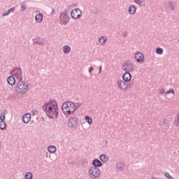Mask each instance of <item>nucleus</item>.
Segmentation results:
<instances>
[{
  "instance_id": "b1692460",
  "label": "nucleus",
  "mask_w": 179,
  "mask_h": 179,
  "mask_svg": "<svg viewBox=\"0 0 179 179\" xmlns=\"http://www.w3.org/2000/svg\"><path fill=\"white\" fill-rule=\"evenodd\" d=\"M106 41H107V38L106 36H101L99 38V43H101V45H104L106 44Z\"/></svg>"
},
{
  "instance_id": "bb28decb",
  "label": "nucleus",
  "mask_w": 179,
  "mask_h": 179,
  "mask_svg": "<svg viewBox=\"0 0 179 179\" xmlns=\"http://www.w3.org/2000/svg\"><path fill=\"white\" fill-rule=\"evenodd\" d=\"M134 3H136V5H138L140 8H142L143 6V0H134Z\"/></svg>"
},
{
  "instance_id": "423d86ee",
  "label": "nucleus",
  "mask_w": 179,
  "mask_h": 179,
  "mask_svg": "<svg viewBox=\"0 0 179 179\" xmlns=\"http://www.w3.org/2000/svg\"><path fill=\"white\" fill-rule=\"evenodd\" d=\"M100 173V169L92 166L88 171V176L92 179L99 178Z\"/></svg>"
},
{
  "instance_id": "20e7f679",
  "label": "nucleus",
  "mask_w": 179,
  "mask_h": 179,
  "mask_svg": "<svg viewBox=\"0 0 179 179\" xmlns=\"http://www.w3.org/2000/svg\"><path fill=\"white\" fill-rule=\"evenodd\" d=\"M27 89H29V84L24 83L22 80H20L15 87V90L18 93H26Z\"/></svg>"
},
{
  "instance_id": "0eeeda50",
  "label": "nucleus",
  "mask_w": 179,
  "mask_h": 179,
  "mask_svg": "<svg viewBox=\"0 0 179 179\" xmlns=\"http://www.w3.org/2000/svg\"><path fill=\"white\" fill-rule=\"evenodd\" d=\"M71 17L73 20H78L82 17V10L78 8H74L71 12Z\"/></svg>"
},
{
  "instance_id": "dca6fc26",
  "label": "nucleus",
  "mask_w": 179,
  "mask_h": 179,
  "mask_svg": "<svg viewBox=\"0 0 179 179\" xmlns=\"http://www.w3.org/2000/svg\"><path fill=\"white\" fill-rule=\"evenodd\" d=\"M34 44H38V45H43L44 44V41H43V38L40 37H36L33 38Z\"/></svg>"
},
{
  "instance_id": "a19ab883",
  "label": "nucleus",
  "mask_w": 179,
  "mask_h": 179,
  "mask_svg": "<svg viewBox=\"0 0 179 179\" xmlns=\"http://www.w3.org/2000/svg\"><path fill=\"white\" fill-rule=\"evenodd\" d=\"M55 13V8H52V9L51 15H52V14Z\"/></svg>"
},
{
  "instance_id": "4be33fe9",
  "label": "nucleus",
  "mask_w": 179,
  "mask_h": 179,
  "mask_svg": "<svg viewBox=\"0 0 179 179\" xmlns=\"http://www.w3.org/2000/svg\"><path fill=\"white\" fill-rule=\"evenodd\" d=\"M99 159L102 163H107V162H108V157L106 156V154L100 155Z\"/></svg>"
},
{
  "instance_id": "f8f14e48",
  "label": "nucleus",
  "mask_w": 179,
  "mask_h": 179,
  "mask_svg": "<svg viewBox=\"0 0 179 179\" xmlns=\"http://www.w3.org/2000/svg\"><path fill=\"white\" fill-rule=\"evenodd\" d=\"M166 10H174L176 9V1H169L165 3Z\"/></svg>"
},
{
  "instance_id": "c85d7f7f",
  "label": "nucleus",
  "mask_w": 179,
  "mask_h": 179,
  "mask_svg": "<svg viewBox=\"0 0 179 179\" xmlns=\"http://www.w3.org/2000/svg\"><path fill=\"white\" fill-rule=\"evenodd\" d=\"M0 129H1V131L6 129V123L5 122L0 121Z\"/></svg>"
},
{
  "instance_id": "c756f323",
  "label": "nucleus",
  "mask_w": 179,
  "mask_h": 179,
  "mask_svg": "<svg viewBox=\"0 0 179 179\" xmlns=\"http://www.w3.org/2000/svg\"><path fill=\"white\" fill-rule=\"evenodd\" d=\"M24 178L25 179H33V174L31 172H27Z\"/></svg>"
},
{
  "instance_id": "6e6552de",
  "label": "nucleus",
  "mask_w": 179,
  "mask_h": 179,
  "mask_svg": "<svg viewBox=\"0 0 179 179\" xmlns=\"http://www.w3.org/2000/svg\"><path fill=\"white\" fill-rule=\"evenodd\" d=\"M10 74L12 75V76H15L17 79H20V80H23V79L22 78L23 76V72L22 71V69L20 68L19 67L14 68L11 71Z\"/></svg>"
},
{
  "instance_id": "4468645a",
  "label": "nucleus",
  "mask_w": 179,
  "mask_h": 179,
  "mask_svg": "<svg viewBox=\"0 0 179 179\" xmlns=\"http://www.w3.org/2000/svg\"><path fill=\"white\" fill-rule=\"evenodd\" d=\"M92 167L99 169V167H101L103 166V163L99 159H95L92 161Z\"/></svg>"
},
{
  "instance_id": "9d476101",
  "label": "nucleus",
  "mask_w": 179,
  "mask_h": 179,
  "mask_svg": "<svg viewBox=\"0 0 179 179\" xmlns=\"http://www.w3.org/2000/svg\"><path fill=\"white\" fill-rule=\"evenodd\" d=\"M117 86L121 90H127V89H128V85H127V82L122 80H117Z\"/></svg>"
},
{
  "instance_id": "393cba45",
  "label": "nucleus",
  "mask_w": 179,
  "mask_h": 179,
  "mask_svg": "<svg viewBox=\"0 0 179 179\" xmlns=\"http://www.w3.org/2000/svg\"><path fill=\"white\" fill-rule=\"evenodd\" d=\"M64 49V54H69L71 52V46L69 45H64L63 47Z\"/></svg>"
},
{
  "instance_id": "a211bd4d",
  "label": "nucleus",
  "mask_w": 179,
  "mask_h": 179,
  "mask_svg": "<svg viewBox=\"0 0 179 179\" xmlns=\"http://www.w3.org/2000/svg\"><path fill=\"white\" fill-rule=\"evenodd\" d=\"M162 127L164 129H169L170 128V120L168 119H164Z\"/></svg>"
},
{
  "instance_id": "72a5a7b5",
  "label": "nucleus",
  "mask_w": 179,
  "mask_h": 179,
  "mask_svg": "<svg viewBox=\"0 0 179 179\" xmlns=\"http://www.w3.org/2000/svg\"><path fill=\"white\" fill-rule=\"evenodd\" d=\"M170 93H172L173 94H176V92H174V90L171 89L169 91H167L166 93H165V95L166 94H170Z\"/></svg>"
},
{
  "instance_id": "7ed1b4c3",
  "label": "nucleus",
  "mask_w": 179,
  "mask_h": 179,
  "mask_svg": "<svg viewBox=\"0 0 179 179\" xmlns=\"http://www.w3.org/2000/svg\"><path fill=\"white\" fill-rule=\"evenodd\" d=\"M75 103L72 101H66L62 106V112L64 115H71L75 113Z\"/></svg>"
},
{
  "instance_id": "f704fd0d",
  "label": "nucleus",
  "mask_w": 179,
  "mask_h": 179,
  "mask_svg": "<svg viewBox=\"0 0 179 179\" xmlns=\"http://www.w3.org/2000/svg\"><path fill=\"white\" fill-rule=\"evenodd\" d=\"M26 4H24V3H23L22 4H21V7H20V9L21 10H26Z\"/></svg>"
},
{
  "instance_id": "aec40b11",
  "label": "nucleus",
  "mask_w": 179,
  "mask_h": 179,
  "mask_svg": "<svg viewBox=\"0 0 179 179\" xmlns=\"http://www.w3.org/2000/svg\"><path fill=\"white\" fill-rule=\"evenodd\" d=\"M116 169L117 171H123L125 169V165L124 163L120 162L117 164Z\"/></svg>"
},
{
  "instance_id": "6ab92c4d",
  "label": "nucleus",
  "mask_w": 179,
  "mask_h": 179,
  "mask_svg": "<svg viewBox=\"0 0 179 179\" xmlns=\"http://www.w3.org/2000/svg\"><path fill=\"white\" fill-rule=\"evenodd\" d=\"M43 16L42 13H38L35 16V20L37 23H41L43 22Z\"/></svg>"
},
{
  "instance_id": "a878e982",
  "label": "nucleus",
  "mask_w": 179,
  "mask_h": 179,
  "mask_svg": "<svg viewBox=\"0 0 179 179\" xmlns=\"http://www.w3.org/2000/svg\"><path fill=\"white\" fill-rule=\"evenodd\" d=\"M90 10L92 12V13H94V15H98L99 14V11L97 10V8H96L95 6H90Z\"/></svg>"
},
{
  "instance_id": "c03bdc74",
  "label": "nucleus",
  "mask_w": 179,
  "mask_h": 179,
  "mask_svg": "<svg viewBox=\"0 0 179 179\" xmlns=\"http://www.w3.org/2000/svg\"><path fill=\"white\" fill-rule=\"evenodd\" d=\"M178 43H179V40H178Z\"/></svg>"
},
{
  "instance_id": "f03ea898",
  "label": "nucleus",
  "mask_w": 179,
  "mask_h": 179,
  "mask_svg": "<svg viewBox=\"0 0 179 179\" xmlns=\"http://www.w3.org/2000/svg\"><path fill=\"white\" fill-rule=\"evenodd\" d=\"M70 8L71 6L68 7L59 14V24L62 26H66L69 23V20H71V17H69Z\"/></svg>"
},
{
  "instance_id": "37998d69",
  "label": "nucleus",
  "mask_w": 179,
  "mask_h": 179,
  "mask_svg": "<svg viewBox=\"0 0 179 179\" xmlns=\"http://www.w3.org/2000/svg\"><path fill=\"white\" fill-rule=\"evenodd\" d=\"M123 37H127V34H123Z\"/></svg>"
},
{
  "instance_id": "2f4dec72",
  "label": "nucleus",
  "mask_w": 179,
  "mask_h": 179,
  "mask_svg": "<svg viewBox=\"0 0 179 179\" xmlns=\"http://www.w3.org/2000/svg\"><path fill=\"white\" fill-rule=\"evenodd\" d=\"M82 106L81 103H74V111H76L77 110H79V108H80V107Z\"/></svg>"
},
{
  "instance_id": "e433bc0d",
  "label": "nucleus",
  "mask_w": 179,
  "mask_h": 179,
  "mask_svg": "<svg viewBox=\"0 0 179 179\" xmlns=\"http://www.w3.org/2000/svg\"><path fill=\"white\" fill-rule=\"evenodd\" d=\"M15 7H13V8H10V9L8 10V12H9L10 13H12V12H15Z\"/></svg>"
},
{
  "instance_id": "ea45409f",
  "label": "nucleus",
  "mask_w": 179,
  "mask_h": 179,
  "mask_svg": "<svg viewBox=\"0 0 179 179\" xmlns=\"http://www.w3.org/2000/svg\"><path fill=\"white\" fill-rule=\"evenodd\" d=\"M89 72L90 73H92V72H93V67H89Z\"/></svg>"
},
{
  "instance_id": "39448f33",
  "label": "nucleus",
  "mask_w": 179,
  "mask_h": 179,
  "mask_svg": "<svg viewBox=\"0 0 179 179\" xmlns=\"http://www.w3.org/2000/svg\"><path fill=\"white\" fill-rule=\"evenodd\" d=\"M122 69L124 72L131 73L135 71L134 64L131 63L129 60L124 62L122 65Z\"/></svg>"
},
{
  "instance_id": "1a4fd4ad",
  "label": "nucleus",
  "mask_w": 179,
  "mask_h": 179,
  "mask_svg": "<svg viewBox=\"0 0 179 179\" xmlns=\"http://www.w3.org/2000/svg\"><path fill=\"white\" fill-rule=\"evenodd\" d=\"M79 124V118L76 116H71L70 117L69 122H68V125L69 128L73 129L76 128V127Z\"/></svg>"
},
{
  "instance_id": "f3484780",
  "label": "nucleus",
  "mask_w": 179,
  "mask_h": 179,
  "mask_svg": "<svg viewBox=\"0 0 179 179\" xmlns=\"http://www.w3.org/2000/svg\"><path fill=\"white\" fill-rule=\"evenodd\" d=\"M14 76H10L7 78V82L10 86H13L16 83V79H15Z\"/></svg>"
},
{
  "instance_id": "c9c22d12",
  "label": "nucleus",
  "mask_w": 179,
  "mask_h": 179,
  "mask_svg": "<svg viewBox=\"0 0 179 179\" xmlns=\"http://www.w3.org/2000/svg\"><path fill=\"white\" fill-rule=\"evenodd\" d=\"M127 89H129V87H131V86H132L134 85V83L127 82Z\"/></svg>"
},
{
  "instance_id": "58836bf2",
  "label": "nucleus",
  "mask_w": 179,
  "mask_h": 179,
  "mask_svg": "<svg viewBox=\"0 0 179 179\" xmlns=\"http://www.w3.org/2000/svg\"><path fill=\"white\" fill-rule=\"evenodd\" d=\"M160 93H161V94H164V93H166V90L162 89V90H160Z\"/></svg>"
},
{
  "instance_id": "79ce46f5",
  "label": "nucleus",
  "mask_w": 179,
  "mask_h": 179,
  "mask_svg": "<svg viewBox=\"0 0 179 179\" xmlns=\"http://www.w3.org/2000/svg\"><path fill=\"white\" fill-rule=\"evenodd\" d=\"M101 69H102V67H101V66H99V73H101Z\"/></svg>"
},
{
  "instance_id": "ddd939ff",
  "label": "nucleus",
  "mask_w": 179,
  "mask_h": 179,
  "mask_svg": "<svg viewBox=\"0 0 179 179\" xmlns=\"http://www.w3.org/2000/svg\"><path fill=\"white\" fill-rule=\"evenodd\" d=\"M30 120H31V114L30 113H25L22 116V122L24 124H29Z\"/></svg>"
},
{
  "instance_id": "412c9836",
  "label": "nucleus",
  "mask_w": 179,
  "mask_h": 179,
  "mask_svg": "<svg viewBox=\"0 0 179 179\" xmlns=\"http://www.w3.org/2000/svg\"><path fill=\"white\" fill-rule=\"evenodd\" d=\"M128 12L129 15H135L136 13V7L135 6H131L129 7Z\"/></svg>"
},
{
  "instance_id": "473e14b6",
  "label": "nucleus",
  "mask_w": 179,
  "mask_h": 179,
  "mask_svg": "<svg viewBox=\"0 0 179 179\" xmlns=\"http://www.w3.org/2000/svg\"><path fill=\"white\" fill-rule=\"evenodd\" d=\"M0 122H5V113L0 114Z\"/></svg>"
},
{
  "instance_id": "f257e3e1",
  "label": "nucleus",
  "mask_w": 179,
  "mask_h": 179,
  "mask_svg": "<svg viewBox=\"0 0 179 179\" xmlns=\"http://www.w3.org/2000/svg\"><path fill=\"white\" fill-rule=\"evenodd\" d=\"M44 111L50 118L52 119L54 117L58 118V103L57 101H50L43 106Z\"/></svg>"
},
{
  "instance_id": "4c0bfd02",
  "label": "nucleus",
  "mask_w": 179,
  "mask_h": 179,
  "mask_svg": "<svg viewBox=\"0 0 179 179\" xmlns=\"http://www.w3.org/2000/svg\"><path fill=\"white\" fill-rule=\"evenodd\" d=\"M10 13H9V11H6L5 13H3L2 14V16H8V15H9Z\"/></svg>"
},
{
  "instance_id": "cd10ccee",
  "label": "nucleus",
  "mask_w": 179,
  "mask_h": 179,
  "mask_svg": "<svg viewBox=\"0 0 179 179\" xmlns=\"http://www.w3.org/2000/svg\"><path fill=\"white\" fill-rule=\"evenodd\" d=\"M85 121H87L90 125H92V124H93V119H92L90 116H85Z\"/></svg>"
},
{
  "instance_id": "2eb2a0df",
  "label": "nucleus",
  "mask_w": 179,
  "mask_h": 179,
  "mask_svg": "<svg viewBox=\"0 0 179 179\" xmlns=\"http://www.w3.org/2000/svg\"><path fill=\"white\" fill-rule=\"evenodd\" d=\"M122 79L124 82H130L132 79V75L131 73L125 72L122 76Z\"/></svg>"
},
{
  "instance_id": "7c9ffc66",
  "label": "nucleus",
  "mask_w": 179,
  "mask_h": 179,
  "mask_svg": "<svg viewBox=\"0 0 179 179\" xmlns=\"http://www.w3.org/2000/svg\"><path fill=\"white\" fill-rule=\"evenodd\" d=\"M156 54H158L159 55H162L163 54V48H157L155 50Z\"/></svg>"
},
{
  "instance_id": "9b49d317",
  "label": "nucleus",
  "mask_w": 179,
  "mask_h": 179,
  "mask_svg": "<svg viewBox=\"0 0 179 179\" xmlns=\"http://www.w3.org/2000/svg\"><path fill=\"white\" fill-rule=\"evenodd\" d=\"M134 58L137 62L142 63L145 61V55L141 52H137L134 53Z\"/></svg>"
},
{
  "instance_id": "5701e85b",
  "label": "nucleus",
  "mask_w": 179,
  "mask_h": 179,
  "mask_svg": "<svg viewBox=\"0 0 179 179\" xmlns=\"http://www.w3.org/2000/svg\"><path fill=\"white\" fill-rule=\"evenodd\" d=\"M48 152H49V153H55V152H57V147H55V145H50L48 147Z\"/></svg>"
}]
</instances>
